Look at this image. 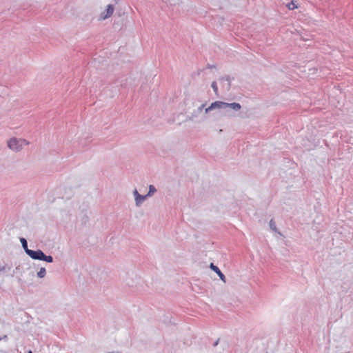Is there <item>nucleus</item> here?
I'll return each mask as SVG.
<instances>
[{"instance_id": "3", "label": "nucleus", "mask_w": 353, "mask_h": 353, "mask_svg": "<svg viewBox=\"0 0 353 353\" xmlns=\"http://www.w3.org/2000/svg\"><path fill=\"white\" fill-rule=\"evenodd\" d=\"M133 194L135 199V203L137 206H140V205L148 198L146 194L145 195H141L140 194L137 190L135 189L133 191Z\"/></svg>"}, {"instance_id": "8", "label": "nucleus", "mask_w": 353, "mask_h": 353, "mask_svg": "<svg viewBox=\"0 0 353 353\" xmlns=\"http://www.w3.org/2000/svg\"><path fill=\"white\" fill-rule=\"evenodd\" d=\"M211 108L215 109H225V103L223 101H216L211 103Z\"/></svg>"}, {"instance_id": "11", "label": "nucleus", "mask_w": 353, "mask_h": 353, "mask_svg": "<svg viewBox=\"0 0 353 353\" xmlns=\"http://www.w3.org/2000/svg\"><path fill=\"white\" fill-rule=\"evenodd\" d=\"M157 192L156 188L153 185H149V191L146 194L147 197L151 196L154 193Z\"/></svg>"}, {"instance_id": "7", "label": "nucleus", "mask_w": 353, "mask_h": 353, "mask_svg": "<svg viewBox=\"0 0 353 353\" xmlns=\"http://www.w3.org/2000/svg\"><path fill=\"white\" fill-rule=\"evenodd\" d=\"M220 81H226L225 83L223 84V87L225 88L227 91H229L231 88V78L230 76H225L219 78Z\"/></svg>"}, {"instance_id": "20", "label": "nucleus", "mask_w": 353, "mask_h": 353, "mask_svg": "<svg viewBox=\"0 0 353 353\" xmlns=\"http://www.w3.org/2000/svg\"><path fill=\"white\" fill-rule=\"evenodd\" d=\"M216 66L214 65H211L210 63H208L206 66L207 68L208 69H212V68H214Z\"/></svg>"}, {"instance_id": "21", "label": "nucleus", "mask_w": 353, "mask_h": 353, "mask_svg": "<svg viewBox=\"0 0 353 353\" xmlns=\"http://www.w3.org/2000/svg\"><path fill=\"white\" fill-rule=\"evenodd\" d=\"M7 339H8V336L7 335H3V336L0 337V341L7 340Z\"/></svg>"}, {"instance_id": "23", "label": "nucleus", "mask_w": 353, "mask_h": 353, "mask_svg": "<svg viewBox=\"0 0 353 353\" xmlns=\"http://www.w3.org/2000/svg\"><path fill=\"white\" fill-rule=\"evenodd\" d=\"M28 353H32L31 351H29Z\"/></svg>"}, {"instance_id": "2", "label": "nucleus", "mask_w": 353, "mask_h": 353, "mask_svg": "<svg viewBox=\"0 0 353 353\" xmlns=\"http://www.w3.org/2000/svg\"><path fill=\"white\" fill-rule=\"evenodd\" d=\"M44 252L41 250H28L27 254L34 260L42 261Z\"/></svg>"}, {"instance_id": "17", "label": "nucleus", "mask_w": 353, "mask_h": 353, "mask_svg": "<svg viewBox=\"0 0 353 353\" xmlns=\"http://www.w3.org/2000/svg\"><path fill=\"white\" fill-rule=\"evenodd\" d=\"M288 8L290 9V10H293L294 8H296V6H295L294 1H292L291 3H288Z\"/></svg>"}, {"instance_id": "4", "label": "nucleus", "mask_w": 353, "mask_h": 353, "mask_svg": "<svg viewBox=\"0 0 353 353\" xmlns=\"http://www.w3.org/2000/svg\"><path fill=\"white\" fill-rule=\"evenodd\" d=\"M114 12V6L112 4H109L107 6L106 10L101 14L100 18L105 19L112 16Z\"/></svg>"}, {"instance_id": "15", "label": "nucleus", "mask_w": 353, "mask_h": 353, "mask_svg": "<svg viewBox=\"0 0 353 353\" xmlns=\"http://www.w3.org/2000/svg\"><path fill=\"white\" fill-rule=\"evenodd\" d=\"M212 88L213 89L214 93L218 95V86L216 81H213L211 85Z\"/></svg>"}, {"instance_id": "22", "label": "nucleus", "mask_w": 353, "mask_h": 353, "mask_svg": "<svg viewBox=\"0 0 353 353\" xmlns=\"http://www.w3.org/2000/svg\"><path fill=\"white\" fill-rule=\"evenodd\" d=\"M219 339H218L214 343H213V346L214 347H216L217 346V345L219 344Z\"/></svg>"}, {"instance_id": "5", "label": "nucleus", "mask_w": 353, "mask_h": 353, "mask_svg": "<svg viewBox=\"0 0 353 353\" xmlns=\"http://www.w3.org/2000/svg\"><path fill=\"white\" fill-rule=\"evenodd\" d=\"M210 268L217 274V275L222 281H223L224 283L226 282L225 276L222 273V272L216 265H214L213 263H211L210 265Z\"/></svg>"}, {"instance_id": "6", "label": "nucleus", "mask_w": 353, "mask_h": 353, "mask_svg": "<svg viewBox=\"0 0 353 353\" xmlns=\"http://www.w3.org/2000/svg\"><path fill=\"white\" fill-rule=\"evenodd\" d=\"M225 103V109H227V108H231L235 111H239L241 108V105L240 103H236V102H233V103H226V102H224Z\"/></svg>"}, {"instance_id": "18", "label": "nucleus", "mask_w": 353, "mask_h": 353, "mask_svg": "<svg viewBox=\"0 0 353 353\" xmlns=\"http://www.w3.org/2000/svg\"><path fill=\"white\" fill-rule=\"evenodd\" d=\"M205 104H202L201 105H200L198 108V111L201 112L203 110V108H205Z\"/></svg>"}, {"instance_id": "1", "label": "nucleus", "mask_w": 353, "mask_h": 353, "mask_svg": "<svg viewBox=\"0 0 353 353\" xmlns=\"http://www.w3.org/2000/svg\"><path fill=\"white\" fill-rule=\"evenodd\" d=\"M29 144V142L24 139H18L16 137H12L7 141L8 148L15 152H20L22 150L25 145Z\"/></svg>"}, {"instance_id": "16", "label": "nucleus", "mask_w": 353, "mask_h": 353, "mask_svg": "<svg viewBox=\"0 0 353 353\" xmlns=\"http://www.w3.org/2000/svg\"><path fill=\"white\" fill-rule=\"evenodd\" d=\"M270 227L274 231H276V230H277L276 229V226L275 225V223H274V221L272 219H271L270 221Z\"/></svg>"}, {"instance_id": "10", "label": "nucleus", "mask_w": 353, "mask_h": 353, "mask_svg": "<svg viewBox=\"0 0 353 353\" xmlns=\"http://www.w3.org/2000/svg\"><path fill=\"white\" fill-rule=\"evenodd\" d=\"M20 241L21 243L22 247L24 249L26 253L27 254L28 250H30V249H28V242L25 238H21Z\"/></svg>"}, {"instance_id": "13", "label": "nucleus", "mask_w": 353, "mask_h": 353, "mask_svg": "<svg viewBox=\"0 0 353 353\" xmlns=\"http://www.w3.org/2000/svg\"><path fill=\"white\" fill-rule=\"evenodd\" d=\"M91 143V139L90 138H86L84 139L83 142L81 140L79 143V144L81 145V147L85 148L86 146L89 145Z\"/></svg>"}, {"instance_id": "14", "label": "nucleus", "mask_w": 353, "mask_h": 353, "mask_svg": "<svg viewBox=\"0 0 353 353\" xmlns=\"http://www.w3.org/2000/svg\"><path fill=\"white\" fill-rule=\"evenodd\" d=\"M42 261H46L47 263H52L54 261V259L51 255H46L44 253Z\"/></svg>"}, {"instance_id": "9", "label": "nucleus", "mask_w": 353, "mask_h": 353, "mask_svg": "<svg viewBox=\"0 0 353 353\" xmlns=\"http://www.w3.org/2000/svg\"><path fill=\"white\" fill-rule=\"evenodd\" d=\"M12 268L11 265H9L5 263H0V275L9 272Z\"/></svg>"}, {"instance_id": "19", "label": "nucleus", "mask_w": 353, "mask_h": 353, "mask_svg": "<svg viewBox=\"0 0 353 353\" xmlns=\"http://www.w3.org/2000/svg\"><path fill=\"white\" fill-rule=\"evenodd\" d=\"M211 110H213L212 108H211V105H210L208 108H205V112L207 114L210 112Z\"/></svg>"}, {"instance_id": "12", "label": "nucleus", "mask_w": 353, "mask_h": 353, "mask_svg": "<svg viewBox=\"0 0 353 353\" xmlns=\"http://www.w3.org/2000/svg\"><path fill=\"white\" fill-rule=\"evenodd\" d=\"M46 275V270L45 268H41L39 271L37 272V276L39 278H44Z\"/></svg>"}]
</instances>
